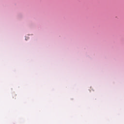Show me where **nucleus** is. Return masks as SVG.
<instances>
[{"instance_id": "obj_1", "label": "nucleus", "mask_w": 124, "mask_h": 124, "mask_svg": "<svg viewBox=\"0 0 124 124\" xmlns=\"http://www.w3.org/2000/svg\"><path fill=\"white\" fill-rule=\"evenodd\" d=\"M16 96H17V94H13V98H15V99H16Z\"/></svg>"}]
</instances>
